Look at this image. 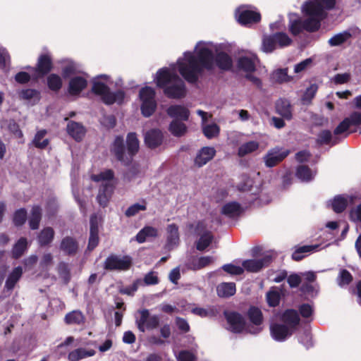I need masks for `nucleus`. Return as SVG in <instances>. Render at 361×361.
<instances>
[{
  "mask_svg": "<svg viewBox=\"0 0 361 361\" xmlns=\"http://www.w3.org/2000/svg\"><path fill=\"white\" fill-rule=\"evenodd\" d=\"M217 66L223 70L232 66L228 54L222 51L221 44L212 42L200 41L194 49V53L185 51L171 68L159 69L154 77L157 87L164 89V93L169 98L180 99L186 94L184 82L175 73L176 68L188 82H195L204 70H212Z\"/></svg>",
  "mask_w": 361,
  "mask_h": 361,
  "instance_id": "1",
  "label": "nucleus"
},
{
  "mask_svg": "<svg viewBox=\"0 0 361 361\" xmlns=\"http://www.w3.org/2000/svg\"><path fill=\"white\" fill-rule=\"evenodd\" d=\"M335 0H312L306 1L302 6L303 13L307 16L302 21L298 15H289V30L293 35L300 34L303 30L310 32L317 30L321 21L326 17V11L334 8Z\"/></svg>",
  "mask_w": 361,
  "mask_h": 361,
  "instance_id": "2",
  "label": "nucleus"
},
{
  "mask_svg": "<svg viewBox=\"0 0 361 361\" xmlns=\"http://www.w3.org/2000/svg\"><path fill=\"white\" fill-rule=\"evenodd\" d=\"M281 323L272 322L270 324L271 338L278 342H283L289 338L296 329L300 318L293 310H286L282 315Z\"/></svg>",
  "mask_w": 361,
  "mask_h": 361,
  "instance_id": "3",
  "label": "nucleus"
},
{
  "mask_svg": "<svg viewBox=\"0 0 361 361\" xmlns=\"http://www.w3.org/2000/svg\"><path fill=\"white\" fill-rule=\"evenodd\" d=\"M126 144L127 147L124 145L123 137L117 136L111 147V152L124 164H128L139 149V141L135 133L128 134Z\"/></svg>",
  "mask_w": 361,
  "mask_h": 361,
  "instance_id": "4",
  "label": "nucleus"
},
{
  "mask_svg": "<svg viewBox=\"0 0 361 361\" xmlns=\"http://www.w3.org/2000/svg\"><path fill=\"white\" fill-rule=\"evenodd\" d=\"M109 81V76L107 75H101L93 79L92 92L99 95L102 101L106 104L117 103L121 104L125 99V94L123 91L118 90L111 92L107 86Z\"/></svg>",
  "mask_w": 361,
  "mask_h": 361,
  "instance_id": "5",
  "label": "nucleus"
},
{
  "mask_svg": "<svg viewBox=\"0 0 361 361\" xmlns=\"http://www.w3.org/2000/svg\"><path fill=\"white\" fill-rule=\"evenodd\" d=\"M91 178L95 182L102 183L97 195V200L101 206L105 207L114 190L112 183L114 172L110 169H106L98 175H92Z\"/></svg>",
  "mask_w": 361,
  "mask_h": 361,
  "instance_id": "6",
  "label": "nucleus"
},
{
  "mask_svg": "<svg viewBox=\"0 0 361 361\" xmlns=\"http://www.w3.org/2000/svg\"><path fill=\"white\" fill-rule=\"evenodd\" d=\"M156 92L154 88L145 86L139 91L140 110L143 116H151L156 110Z\"/></svg>",
  "mask_w": 361,
  "mask_h": 361,
  "instance_id": "7",
  "label": "nucleus"
},
{
  "mask_svg": "<svg viewBox=\"0 0 361 361\" xmlns=\"http://www.w3.org/2000/svg\"><path fill=\"white\" fill-rule=\"evenodd\" d=\"M236 20L243 25H250L259 22L261 19L259 13L251 9L248 5L238 7L235 12Z\"/></svg>",
  "mask_w": 361,
  "mask_h": 361,
  "instance_id": "8",
  "label": "nucleus"
},
{
  "mask_svg": "<svg viewBox=\"0 0 361 361\" xmlns=\"http://www.w3.org/2000/svg\"><path fill=\"white\" fill-rule=\"evenodd\" d=\"M132 263L130 256L111 255L105 260L104 268L109 270L126 271L130 269Z\"/></svg>",
  "mask_w": 361,
  "mask_h": 361,
  "instance_id": "9",
  "label": "nucleus"
},
{
  "mask_svg": "<svg viewBox=\"0 0 361 361\" xmlns=\"http://www.w3.org/2000/svg\"><path fill=\"white\" fill-rule=\"evenodd\" d=\"M289 153L290 151L288 149L275 147L267 151L263 157V161L267 167L272 168L281 162Z\"/></svg>",
  "mask_w": 361,
  "mask_h": 361,
  "instance_id": "10",
  "label": "nucleus"
},
{
  "mask_svg": "<svg viewBox=\"0 0 361 361\" xmlns=\"http://www.w3.org/2000/svg\"><path fill=\"white\" fill-rule=\"evenodd\" d=\"M225 317L227 321V329L234 333H242L247 331V327L245 326V321L241 314L235 312H225Z\"/></svg>",
  "mask_w": 361,
  "mask_h": 361,
  "instance_id": "11",
  "label": "nucleus"
},
{
  "mask_svg": "<svg viewBox=\"0 0 361 361\" xmlns=\"http://www.w3.org/2000/svg\"><path fill=\"white\" fill-rule=\"evenodd\" d=\"M195 232L200 236L196 241V248L200 251L204 250L211 244L213 240L212 233L208 231L203 222H199L196 226Z\"/></svg>",
  "mask_w": 361,
  "mask_h": 361,
  "instance_id": "12",
  "label": "nucleus"
},
{
  "mask_svg": "<svg viewBox=\"0 0 361 361\" xmlns=\"http://www.w3.org/2000/svg\"><path fill=\"white\" fill-rule=\"evenodd\" d=\"M140 318L137 319V324L140 331L144 332L146 329H155L159 324V317L151 316L147 310L139 311Z\"/></svg>",
  "mask_w": 361,
  "mask_h": 361,
  "instance_id": "13",
  "label": "nucleus"
},
{
  "mask_svg": "<svg viewBox=\"0 0 361 361\" xmlns=\"http://www.w3.org/2000/svg\"><path fill=\"white\" fill-rule=\"evenodd\" d=\"M257 58L255 54L248 53L240 56L237 62L239 70L247 73H251L255 71Z\"/></svg>",
  "mask_w": 361,
  "mask_h": 361,
  "instance_id": "14",
  "label": "nucleus"
},
{
  "mask_svg": "<svg viewBox=\"0 0 361 361\" xmlns=\"http://www.w3.org/2000/svg\"><path fill=\"white\" fill-rule=\"evenodd\" d=\"M51 69V59L49 54L42 55L38 60L37 68H32L33 79H37L47 74Z\"/></svg>",
  "mask_w": 361,
  "mask_h": 361,
  "instance_id": "15",
  "label": "nucleus"
},
{
  "mask_svg": "<svg viewBox=\"0 0 361 361\" xmlns=\"http://www.w3.org/2000/svg\"><path fill=\"white\" fill-rule=\"evenodd\" d=\"M271 262V257L266 255L259 259H247L243 262V269L249 272H257L267 266Z\"/></svg>",
  "mask_w": 361,
  "mask_h": 361,
  "instance_id": "16",
  "label": "nucleus"
},
{
  "mask_svg": "<svg viewBox=\"0 0 361 361\" xmlns=\"http://www.w3.org/2000/svg\"><path fill=\"white\" fill-rule=\"evenodd\" d=\"M166 247L169 250L176 247L180 242L178 226L175 224L167 225L166 228Z\"/></svg>",
  "mask_w": 361,
  "mask_h": 361,
  "instance_id": "17",
  "label": "nucleus"
},
{
  "mask_svg": "<svg viewBox=\"0 0 361 361\" xmlns=\"http://www.w3.org/2000/svg\"><path fill=\"white\" fill-rule=\"evenodd\" d=\"M248 317L250 322L255 324V327H247V332L257 334L262 331V327H260L261 324L262 323V314L259 309L252 307L248 310Z\"/></svg>",
  "mask_w": 361,
  "mask_h": 361,
  "instance_id": "18",
  "label": "nucleus"
},
{
  "mask_svg": "<svg viewBox=\"0 0 361 361\" xmlns=\"http://www.w3.org/2000/svg\"><path fill=\"white\" fill-rule=\"evenodd\" d=\"M216 154V150L212 147H204L197 154L195 164L201 167L210 161Z\"/></svg>",
  "mask_w": 361,
  "mask_h": 361,
  "instance_id": "19",
  "label": "nucleus"
},
{
  "mask_svg": "<svg viewBox=\"0 0 361 361\" xmlns=\"http://www.w3.org/2000/svg\"><path fill=\"white\" fill-rule=\"evenodd\" d=\"M87 85V79L82 75L73 77L68 84V93L71 95H78Z\"/></svg>",
  "mask_w": 361,
  "mask_h": 361,
  "instance_id": "20",
  "label": "nucleus"
},
{
  "mask_svg": "<svg viewBox=\"0 0 361 361\" xmlns=\"http://www.w3.org/2000/svg\"><path fill=\"white\" fill-rule=\"evenodd\" d=\"M166 112L173 120L178 121H187L190 115L189 110L182 105H172L168 108Z\"/></svg>",
  "mask_w": 361,
  "mask_h": 361,
  "instance_id": "21",
  "label": "nucleus"
},
{
  "mask_svg": "<svg viewBox=\"0 0 361 361\" xmlns=\"http://www.w3.org/2000/svg\"><path fill=\"white\" fill-rule=\"evenodd\" d=\"M146 145L150 148H155L159 146L163 141V135L158 129H152L147 131L145 136Z\"/></svg>",
  "mask_w": 361,
  "mask_h": 361,
  "instance_id": "22",
  "label": "nucleus"
},
{
  "mask_svg": "<svg viewBox=\"0 0 361 361\" xmlns=\"http://www.w3.org/2000/svg\"><path fill=\"white\" fill-rule=\"evenodd\" d=\"M66 129L68 135L76 141H80L86 133L84 126L81 123L75 121H69Z\"/></svg>",
  "mask_w": 361,
  "mask_h": 361,
  "instance_id": "23",
  "label": "nucleus"
},
{
  "mask_svg": "<svg viewBox=\"0 0 361 361\" xmlns=\"http://www.w3.org/2000/svg\"><path fill=\"white\" fill-rule=\"evenodd\" d=\"M319 247V245H307L298 247L292 254V258L295 261H300L307 255L317 251Z\"/></svg>",
  "mask_w": 361,
  "mask_h": 361,
  "instance_id": "24",
  "label": "nucleus"
},
{
  "mask_svg": "<svg viewBox=\"0 0 361 361\" xmlns=\"http://www.w3.org/2000/svg\"><path fill=\"white\" fill-rule=\"evenodd\" d=\"M23 274V269L20 267L14 268L8 275L5 283V288L8 290L13 289L16 284L20 280Z\"/></svg>",
  "mask_w": 361,
  "mask_h": 361,
  "instance_id": "25",
  "label": "nucleus"
},
{
  "mask_svg": "<svg viewBox=\"0 0 361 361\" xmlns=\"http://www.w3.org/2000/svg\"><path fill=\"white\" fill-rule=\"evenodd\" d=\"M94 355L95 351L92 349L87 350L83 348H79L70 352L68 355V359L69 361H78Z\"/></svg>",
  "mask_w": 361,
  "mask_h": 361,
  "instance_id": "26",
  "label": "nucleus"
},
{
  "mask_svg": "<svg viewBox=\"0 0 361 361\" xmlns=\"http://www.w3.org/2000/svg\"><path fill=\"white\" fill-rule=\"evenodd\" d=\"M61 63H63L62 74L64 78L71 77L80 72V66L70 59H64Z\"/></svg>",
  "mask_w": 361,
  "mask_h": 361,
  "instance_id": "27",
  "label": "nucleus"
},
{
  "mask_svg": "<svg viewBox=\"0 0 361 361\" xmlns=\"http://www.w3.org/2000/svg\"><path fill=\"white\" fill-rule=\"evenodd\" d=\"M259 142L255 140H250L242 144L238 149V155L244 157L258 150Z\"/></svg>",
  "mask_w": 361,
  "mask_h": 361,
  "instance_id": "28",
  "label": "nucleus"
},
{
  "mask_svg": "<svg viewBox=\"0 0 361 361\" xmlns=\"http://www.w3.org/2000/svg\"><path fill=\"white\" fill-rule=\"evenodd\" d=\"M158 235V230L152 226H145L136 235V240L142 243L147 240L156 238Z\"/></svg>",
  "mask_w": 361,
  "mask_h": 361,
  "instance_id": "29",
  "label": "nucleus"
},
{
  "mask_svg": "<svg viewBox=\"0 0 361 361\" xmlns=\"http://www.w3.org/2000/svg\"><path fill=\"white\" fill-rule=\"evenodd\" d=\"M352 37L350 31L345 30L333 35L328 40V44L330 47H338L348 41Z\"/></svg>",
  "mask_w": 361,
  "mask_h": 361,
  "instance_id": "30",
  "label": "nucleus"
},
{
  "mask_svg": "<svg viewBox=\"0 0 361 361\" xmlns=\"http://www.w3.org/2000/svg\"><path fill=\"white\" fill-rule=\"evenodd\" d=\"M202 129L204 135L208 139L218 137L220 133L219 126L213 122L209 123L207 121L202 123Z\"/></svg>",
  "mask_w": 361,
  "mask_h": 361,
  "instance_id": "31",
  "label": "nucleus"
},
{
  "mask_svg": "<svg viewBox=\"0 0 361 361\" xmlns=\"http://www.w3.org/2000/svg\"><path fill=\"white\" fill-rule=\"evenodd\" d=\"M217 294L221 298H228L235 293L236 288L234 283H221L216 287Z\"/></svg>",
  "mask_w": 361,
  "mask_h": 361,
  "instance_id": "32",
  "label": "nucleus"
},
{
  "mask_svg": "<svg viewBox=\"0 0 361 361\" xmlns=\"http://www.w3.org/2000/svg\"><path fill=\"white\" fill-rule=\"evenodd\" d=\"M316 175V171L310 169L307 166L301 165L298 167L296 176L303 182L312 180Z\"/></svg>",
  "mask_w": 361,
  "mask_h": 361,
  "instance_id": "33",
  "label": "nucleus"
},
{
  "mask_svg": "<svg viewBox=\"0 0 361 361\" xmlns=\"http://www.w3.org/2000/svg\"><path fill=\"white\" fill-rule=\"evenodd\" d=\"M329 205L335 212L341 213L345 209L348 205V198L343 195L336 196L329 202Z\"/></svg>",
  "mask_w": 361,
  "mask_h": 361,
  "instance_id": "34",
  "label": "nucleus"
},
{
  "mask_svg": "<svg viewBox=\"0 0 361 361\" xmlns=\"http://www.w3.org/2000/svg\"><path fill=\"white\" fill-rule=\"evenodd\" d=\"M276 111L283 118L290 120L292 117L290 105L288 101L286 99H279L276 104Z\"/></svg>",
  "mask_w": 361,
  "mask_h": 361,
  "instance_id": "35",
  "label": "nucleus"
},
{
  "mask_svg": "<svg viewBox=\"0 0 361 361\" xmlns=\"http://www.w3.org/2000/svg\"><path fill=\"white\" fill-rule=\"evenodd\" d=\"M241 212L242 208L240 205L235 202H231L226 204L221 209L222 214L228 217H235L238 216Z\"/></svg>",
  "mask_w": 361,
  "mask_h": 361,
  "instance_id": "36",
  "label": "nucleus"
},
{
  "mask_svg": "<svg viewBox=\"0 0 361 361\" xmlns=\"http://www.w3.org/2000/svg\"><path fill=\"white\" fill-rule=\"evenodd\" d=\"M19 94L22 99L31 104L37 103L40 99L39 92L33 89L23 90Z\"/></svg>",
  "mask_w": 361,
  "mask_h": 361,
  "instance_id": "37",
  "label": "nucleus"
},
{
  "mask_svg": "<svg viewBox=\"0 0 361 361\" xmlns=\"http://www.w3.org/2000/svg\"><path fill=\"white\" fill-rule=\"evenodd\" d=\"M169 130L173 135L181 137L186 133L187 127L185 124L180 122L179 120H173L169 125Z\"/></svg>",
  "mask_w": 361,
  "mask_h": 361,
  "instance_id": "38",
  "label": "nucleus"
},
{
  "mask_svg": "<svg viewBox=\"0 0 361 361\" xmlns=\"http://www.w3.org/2000/svg\"><path fill=\"white\" fill-rule=\"evenodd\" d=\"M61 250L68 255L75 254L78 250V244L73 238L66 237L61 241Z\"/></svg>",
  "mask_w": 361,
  "mask_h": 361,
  "instance_id": "39",
  "label": "nucleus"
},
{
  "mask_svg": "<svg viewBox=\"0 0 361 361\" xmlns=\"http://www.w3.org/2000/svg\"><path fill=\"white\" fill-rule=\"evenodd\" d=\"M214 261V257L212 256H203L199 258L194 259L191 262L190 267L192 269L197 270L205 267Z\"/></svg>",
  "mask_w": 361,
  "mask_h": 361,
  "instance_id": "40",
  "label": "nucleus"
},
{
  "mask_svg": "<svg viewBox=\"0 0 361 361\" xmlns=\"http://www.w3.org/2000/svg\"><path fill=\"white\" fill-rule=\"evenodd\" d=\"M47 131L45 130H40L37 132L33 139L34 145L39 149L47 147L49 143V140L45 137Z\"/></svg>",
  "mask_w": 361,
  "mask_h": 361,
  "instance_id": "41",
  "label": "nucleus"
},
{
  "mask_svg": "<svg viewBox=\"0 0 361 361\" xmlns=\"http://www.w3.org/2000/svg\"><path fill=\"white\" fill-rule=\"evenodd\" d=\"M277 48L274 35L264 36L262 39V50L265 53H271Z\"/></svg>",
  "mask_w": 361,
  "mask_h": 361,
  "instance_id": "42",
  "label": "nucleus"
},
{
  "mask_svg": "<svg viewBox=\"0 0 361 361\" xmlns=\"http://www.w3.org/2000/svg\"><path fill=\"white\" fill-rule=\"evenodd\" d=\"M349 219L355 224L357 231L361 230V203L350 209Z\"/></svg>",
  "mask_w": 361,
  "mask_h": 361,
  "instance_id": "43",
  "label": "nucleus"
},
{
  "mask_svg": "<svg viewBox=\"0 0 361 361\" xmlns=\"http://www.w3.org/2000/svg\"><path fill=\"white\" fill-rule=\"evenodd\" d=\"M272 79L279 83L289 82L293 79L292 76L288 75L286 68L278 69L272 73Z\"/></svg>",
  "mask_w": 361,
  "mask_h": 361,
  "instance_id": "44",
  "label": "nucleus"
},
{
  "mask_svg": "<svg viewBox=\"0 0 361 361\" xmlns=\"http://www.w3.org/2000/svg\"><path fill=\"white\" fill-rule=\"evenodd\" d=\"M65 321L68 324H80L83 323L84 316L81 312L75 310L66 315Z\"/></svg>",
  "mask_w": 361,
  "mask_h": 361,
  "instance_id": "45",
  "label": "nucleus"
},
{
  "mask_svg": "<svg viewBox=\"0 0 361 361\" xmlns=\"http://www.w3.org/2000/svg\"><path fill=\"white\" fill-rule=\"evenodd\" d=\"M27 246V240L24 238H20L14 245L12 255L14 258H19L25 251Z\"/></svg>",
  "mask_w": 361,
  "mask_h": 361,
  "instance_id": "46",
  "label": "nucleus"
},
{
  "mask_svg": "<svg viewBox=\"0 0 361 361\" xmlns=\"http://www.w3.org/2000/svg\"><path fill=\"white\" fill-rule=\"evenodd\" d=\"M353 281L352 274L346 269H341L336 279L339 286L343 287L348 286Z\"/></svg>",
  "mask_w": 361,
  "mask_h": 361,
  "instance_id": "47",
  "label": "nucleus"
},
{
  "mask_svg": "<svg viewBox=\"0 0 361 361\" xmlns=\"http://www.w3.org/2000/svg\"><path fill=\"white\" fill-rule=\"evenodd\" d=\"M313 59L307 58L305 60L296 63L293 67L294 73L296 74H300L310 69L313 66Z\"/></svg>",
  "mask_w": 361,
  "mask_h": 361,
  "instance_id": "48",
  "label": "nucleus"
},
{
  "mask_svg": "<svg viewBox=\"0 0 361 361\" xmlns=\"http://www.w3.org/2000/svg\"><path fill=\"white\" fill-rule=\"evenodd\" d=\"M41 219V209L35 206L32 209V214L29 219V224L32 229H37Z\"/></svg>",
  "mask_w": 361,
  "mask_h": 361,
  "instance_id": "49",
  "label": "nucleus"
},
{
  "mask_svg": "<svg viewBox=\"0 0 361 361\" xmlns=\"http://www.w3.org/2000/svg\"><path fill=\"white\" fill-rule=\"evenodd\" d=\"M54 232L51 228H44L38 236V241L40 245H44L51 243L54 238Z\"/></svg>",
  "mask_w": 361,
  "mask_h": 361,
  "instance_id": "50",
  "label": "nucleus"
},
{
  "mask_svg": "<svg viewBox=\"0 0 361 361\" xmlns=\"http://www.w3.org/2000/svg\"><path fill=\"white\" fill-rule=\"evenodd\" d=\"M47 85L53 91H58L62 87V79L56 74H51L47 77Z\"/></svg>",
  "mask_w": 361,
  "mask_h": 361,
  "instance_id": "51",
  "label": "nucleus"
},
{
  "mask_svg": "<svg viewBox=\"0 0 361 361\" xmlns=\"http://www.w3.org/2000/svg\"><path fill=\"white\" fill-rule=\"evenodd\" d=\"M274 36L276 42L277 47L283 48L290 45L292 43V39L286 33L276 32L274 34Z\"/></svg>",
  "mask_w": 361,
  "mask_h": 361,
  "instance_id": "52",
  "label": "nucleus"
},
{
  "mask_svg": "<svg viewBox=\"0 0 361 361\" xmlns=\"http://www.w3.org/2000/svg\"><path fill=\"white\" fill-rule=\"evenodd\" d=\"M147 209L146 202L142 201V202H137L130 206L126 211L125 214L126 216H133L138 214L141 211H145Z\"/></svg>",
  "mask_w": 361,
  "mask_h": 361,
  "instance_id": "53",
  "label": "nucleus"
},
{
  "mask_svg": "<svg viewBox=\"0 0 361 361\" xmlns=\"http://www.w3.org/2000/svg\"><path fill=\"white\" fill-rule=\"evenodd\" d=\"M318 141L321 144H331L332 145H336L338 142V138L336 136L332 137L331 133L329 130H324L321 132L319 135Z\"/></svg>",
  "mask_w": 361,
  "mask_h": 361,
  "instance_id": "54",
  "label": "nucleus"
},
{
  "mask_svg": "<svg viewBox=\"0 0 361 361\" xmlns=\"http://www.w3.org/2000/svg\"><path fill=\"white\" fill-rule=\"evenodd\" d=\"M317 90H318V87L316 84H312L310 85V87H308L302 97V101L303 102V104H307L309 103H310L311 100L314 98L316 92H317Z\"/></svg>",
  "mask_w": 361,
  "mask_h": 361,
  "instance_id": "55",
  "label": "nucleus"
},
{
  "mask_svg": "<svg viewBox=\"0 0 361 361\" xmlns=\"http://www.w3.org/2000/svg\"><path fill=\"white\" fill-rule=\"evenodd\" d=\"M280 300V294L279 292L275 288H271L267 293V301L269 306L275 307L276 306Z\"/></svg>",
  "mask_w": 361,
  "mask_h": 361,
  "instance_id": "56",
  "label": "nucleus"
},
{
  "mask_svg": "<svg viewBox=\"0 0 361 361\" xmlns=\"http://www.w3.org/2000/svg\"><path fill=\"white\" fill-rule=\"evenodd\" d=\"M222 269L224 271L231 275H240L244 271L243 267H242L240 266L235 265L233 264H224L222 267Z\"/></svg>",
  "mask_w": 361,
  "mask_h": 361,
  "instance_id": "57",
  "label": "nucleus"
},
{
  "mask_svg": "<svg viewBox=\"0 0 361 361\" xmlns=\"http://www.w3.org/2000/svg\"><path fill=\"white\" fill-rule=\"evenodd\" d=\"M178 361H195V355L188 350H181L176 355Z\"/></svg>",
  "mask_w": 361,
  "mask_h": 361,
  "instance_id": "58",
  "label": "nucleus"
},
{
  "mask_svg": "<svg viewBox=\"0 0 361 361\" xmlns=\"http://www.w3.org/2000/svg\"><path fill=\"white\" fill-rule=\"evenodd\" d=\"M27 216V212L25 209H20L16 212L13 217V221L16 225L20 226L24 224Z\"/></svg>",
  "mask_w": 361,
  "mask_h": 361,
  "instance_id": "59",
  "label": "nucleus"
},
{
  "mask_svg": "<svg viewBox=\"0 0 361 361\" xmlns=\"http://www.w3.org/2000/svg\"><path fill=\"white\" fill-rule=\"evenodd\" d=\"M350 126V119H344L334 130L335 136L340 135L341 134L345 133L347 131Z\"/></svg>",
  "mask_w": 361,
  "mask_h": 361,
  "instance_id": "60",
  "label": "nucleus"
},
{
  "mask_svg": "<svg viewBox=\"0 0 361 361\" xmlns=\"http://www.w3.org/2000/svg\"><path fill=\"white\" fill-rule=\"evenodd\" d=\"M32 73L33 71H32V68H30V73L23 71L19 72L16 75L15 79L19 83H25L32 78Z\"/></svg>",
  "mask_w": 361,
  "mask_h": 361,
  "instance_id": "61",
  "label": "nucleus"
},
{
  "mask_svg": "<svg viewBox=\"0 0 361 361\" xmlns=\"http://www.w3.org/2000/svg\"><path fill=\"white\" fill-rule=\"evenodd\" d=\"M300 314L305 318H309L312 315L313 308L309 304H303L300 307Z\"/></svg>",
  "mask_w": 361,
  "mask_h": 361,
  "instance_id": "62",
  "label": "nucleus"
},
{
  "mask_svg": "<svg viewBox=\"0 0 361 361\" xmlns=\"http://www.w3.org/2000/svg\"><path fill=\"white\" fill-rule=\"evenodd\" d=\"M350 75L349 73H345L342 74H337L336 75L334 78L333 81L335 84H344L348 82L350 80Z\"/></svg>",
  "mask_w": 361,
  "mask_h": 361,
  "instance_id": "63",
  "label": "nucleus"
},
{
  "mask_svg": "<svg viewBox=\"0 0 361 361\" xmlns=\"http://www.w3.org/2000/svg\"><path fill=\"white\" fill-rule=\"evenodd\" d=\"M288 283L291 288H295L299 286L301 282V278L300 275L297 274H290L288 277Z\"/></svg>",
  "mask_w": 361,
  "mask_h": 361,
  "instance_id": "64",
  "label": "nucleus"
}]
</instances>
